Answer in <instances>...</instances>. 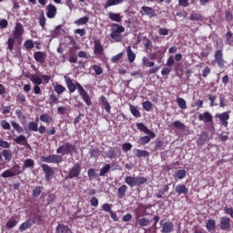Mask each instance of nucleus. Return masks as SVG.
Here are the masks:
<instances>
[{"mask_svg": "<svg viewBox=\"0 0 233 233\" xmlns=\"http://www.w3.org/2000/svg\"><path fill=\"white\" fill-rule=\"evenodd\" d=\"M64 78L70 94H74V92L77 90L79 96L82 97L86 105L90 106L92 105V99H90V95H88L86 90H85V87H83V86L77 82L74 83L70 76H65Z\"/></svg>", "mask_w": 233, "mask_h": 233, "instance_id": "nucleus-1", "label": "nucleus"}, {"mask_svg": "<svg viewBox=\"0 0 233 233\" xmlns=\"http://www.w3.org/2000/svg\"><path fill=\"white\" fill-rule=\"evenodd\" d=\"M125 183L128 185L131 188H134V187H141V185H145L146 183H148V178L145 177H132V176H127L124 179Z\"/></svg>", "mask_w": 233, "mask_h": 233, "instance_id": "nucleus-2", "label": "nucleus"}, {"mask_svg": "<svg viewBox=\"0 0 233 233\" xmlns=\"http://www.w3.org/2000/svg\"><path fill=\"white\" fill-rule=\"evenodd\" d=\"M20 174H23V170H21V166H19V164H15L11 168L4 171L1 174V177L6 179L7 177H15V176H19Z\"/></svg>", "mask_w": 233, "mask_h": 233, "instance_id": "nucleus-3", "label": "nucleus"}, {"mask_svg": "<svg viewBox=\"0 0 233 233\" xmlns=\"http://www.w3.org/2000/svg\"><path fill=\"white\" fill-rule=\"evenodd\" d=\"M76 150V146L70 142L65 143L56 149V154H62L63 156H72Z\"/></svg>", "mask_w": 233, "mask_h": 233, "instance_id": "nucleus-4", "label": "nucleus"}, {"mask_svg": "<svg viewBox=\"0 0 233 233\" xmlns=\"http://www.w3.org/2000/svg\"><path fill=\"white\" fill-rule=\"evenodd\" d=\"M214 62L218 66V68H221V70L225 68V65H227V62L225 61V57L223 56V50L218 49L217 51H215Z\"/></svg>", "mask_w": 233, "mask_h": 233, "instance_id": "nucleus-5", "label": "nucleus"}, {"mask_svg": "<svg viewBox=\"0 0 233 233\" xmlns=\"http://www.w3.org/2000/svg\"><path fill=\"white\" fill-rule=\"evenodd\" d=\"M155 50H157V52L151 53L149 55V59H151V61H157V63H161L163 61V57H165L167 49H159V46H157L155 47Z\"/></svg>", "mask_w": 233, "mask_h": 233, "instance_id": "nucleus-6", "label": "nucleus"}, {"mask_svg": "<svg viewBox=\"0 0 233 233\" xmlns=\"http://www.w3.org/2000/svg\"><path fill=\"white\" fill-rule=\"evenodd\" d=\"M79 176H81V164L76 163L69 169L66 179H74V177H79Z\"/></svg>", "mask_w": 233, "mask_h": 233, "instance_id": "nucleus-7", "label": "nucleus"}, {"mask_svg": "<svg viewBox=\"0 0 233 233\" xmlns=\"http://www.w3.org/2000/svg\"><path fill=\"white\" fill-rule=\"evenodd\" d=\"M106 156L107 159H116L117 157H121V156H123V152L121 151V147L116 146L109 147Z\"/></svg>", "mask_w": 233, "mask_h": 233, "instance_id": "nucleus-8", "label": "nucleus"}, {"mask_svg": "<svg viewBox=\"0 0 233 233\" xmlns=\"http://www.w3.org/2000/svg\"><path fill=\"white\" fill-rule=\"evenodd\" d=\"M41 161L43 163H56V164H59V163H63V157L61 155H49L47 157H41Z\"/></svg>", "mask_w": 233, "mask_h": 233, "instance_id": "nucleus-9", "label": "nucleus"}, {"mask_svg": "<svg viewBox=\"0 0 233 233\" xmlns=\"http://www.w3.org/2000/svg\"><path fill=\"white\" fill-rule=\"evenodd\" d=\"M142 65L144 66H147V68H150L148 71V74H157V72H159V66H155L156 63L150 61V59H148V57L147 56H143ZM152 66H155V67H152Z\"/></svg>", "mask_w": 233, "mask_h": 233, "instance_id": "nucleus-10", "label": "nucleus"}, {"mask_svg": "<svg viewBox=\"0 0 233 233\" xmlns=\"http://www.w3.org/2000/svg\"><path fill=\"white\" fill-rule=\"evenodd\" d=\"M41 168L45 174L46 181H50V179L54 177V174H56V171H54V168L48 166V164H42Z\"/></svg>", "mask_w": 233, "mask_h": 233, "instance_id": "nucleus-11", "label": "nucleus"}, {"mask_svg": "<svg viewBox=\"0 0 233 233\" xmlns=\"http://www.w3.org/2000/svg\"><path fill=\"white\" fill-rule=\"evenodd\" d=\"M46 15L47 19H56V15H57V7L53 4H49L46 6Z\"/></svg>", "mask_w": 233, "mask_h": 233, "instance_id": "nucleus-12", "label": "nucleus"}, {"mask_svg": "<svg viewBox=\"0 0 233 233\" xmlns=\"http://www.w3.org/2000/svg\"><path fill=\"white\" fill-rule=\"evenodd\" d=\"M94 54L95 56H105V48L99 39L94 40Z\"/></svg>", "mask_w": 233, "mask_h": 233, "instance_id": "nucleus-13", "label": "nucleus"}, {"mask_svg": "<svg viewBox=\"0 0 233 233\" xmlns=\"http://www.w3.org/2000/svg\"><path fill=\"white\" fill-rule=\"evenodd\" d=\"M34 59L36 63H40V65H45L46 63V52L45 51H35L34 53Z\"/></svg>", "mask_w": 233, "mask_h": 233, "instance_id": "nucleus-14", "label": "nucleus"}, {"mask_svg": "<svg viewBox=\"0 0 233 233\" xmlns=\"http://www.w3.org/2000/svg\"><path fill=\"white\" fill-rule=\"evenodd\" d=\"M162 227L161 233H170L174 230V223L171 221L165 222V219L160 220Z\"/></svg>", "mask_w": 233, "mask_h": 233, "instance_id": "nucleus-15", "label": "nucleus"}, {"mask_svg": "<svg viewBox=\"0 0 233 233\" xmlns=\"http://www.w3.org/2000/svg\"><path fill=\"white\" fill-rule=\"evenodd\" d=\"M137 128L140 132H144V134H147V136H150V137H152V139H154V137H156V133H154V131L148 129V127L147 126H145V124H143L142 122L137 123Z\"/></svg>", "mask_w": 233, "mask_h": 233, "instance_id": "nucleus-16", "label": "nucleus"}, {"mask_svg": "<svg viewBox=\"0 0 233 233\" xmlns=\"http://www.w3.org/2000/svg\"><path fill=\"white\" fill-rule=\"evenodd\" d=\"M23 34H25V27L23 26V24L16 23L15 30L13 31L14 39H19Z\"/></svg>", "mask_w": 233, "mask_h": 233, "instance_id": "nucleus-17", "label": "nucleus"}, {"mask_svg": "<svg viewBox=\"0 0 233 233\" xmlns=\"http://www.w3.org/2000/svg\"><path fill=\"white\" fill-rule=\"evenodd\" d=\"M0 161L10 163L12 161V151L10 149H4L0 152Z\"/></svg>", "mask_w": 233, "mask_h": 233, "instance_id": "nucleus-18", "label": "nucleus"}, {"mask_svg": "<svg viewBox=\"0 0 233 233\" xmlns=\"http://www.w3.org/2000/svg\"><path fill=\"white\" fill-rule=\"evenodd\" d=\"M198 121H203V123H212L214 121V116L208 111L204 112L203 114L198 115Z\"/></svg>", "mask_w": 233, "mask_h": 233, "instance_id": "nucleus-19", "label": "nucleus"}, {"mask_svg": "<svg viewBox=\"0 0 233 233\" xmlns=\"http://www.w3.org/2000/svg\"><path fill=\"white\" fill-rule=\"evenodd\" d=\"M229 113H230V111L223 112L221 114L217 115V117H218V119H220L222 126L225 127H228V120L230 119Z\"/></svg>", "mask_w": 233, "mask_h": 233, "instance_id": "nucleus-20", "label": "nucleus"}, {"mask_svg": "<svg viewBox=\"0 0 233 233\" xmlns=\"http://www.w3.org/2000/svg\"><path fill=\"white\" fill-rule=\"evenodd\" d=\"M230 218L221 217L220 218V230H230Z\"/></svg>", "mask_w": 233, "mask_h": 233, "instance_id": "nucleus-21", "label": "nucleus"}, {"mask_svg": "<svg viewBox=\"0 0 233 233\" xmlns=\"http://www.w3.org/2000/svg\"><path fill=\"white\" fill-rule=\"evenodd\" d=\"M99 102L107 114H110V112H112V106H110V103H108V99H106V96H100Z\"/></svg>", "mask_w": 233, "mask_h": 233, "instance_id": "nucleus-22", "label": "nucleus"}, {"mask_svg": "<svg viewBox=\"0 0 233 233\" xmlns=\"http://www.w3.org/2000/svg\"><path fill=\"white\" fill-rule=\"evenodd\" d=\"M20 218L17 216L12 217L8 219V221L5 224V228L7 230H11V228H14V227H17V224L19 223Z\"/></svg>", "mask_w": 233, "mask_h": 233, "instance_id": "nucleus-23", "label": "nucleus"}, {"mask_svg": "<svg viewBox=\"0 0 233 233\" xmlns=\"http://www.w3.org/2000/svg\"><path fill=\"white\" fill-rule=\"evenodd\" d=\"M175 193L177 194V196H187V194H188V188L185 184H178L175 187Z\"/></svg>", "mask_w": 233, "mask_h": 233, "instance_id": "nucleus-24", "label": "nucleus"}, {"mask_svg": "<svg viewBox=\"0 0 233 233\" xmlns=\"http://www.w3.org/2000/svg\"><path fill=\"white\" fill-rule=\"evenodd\" d=\"M207 141H208V134H207V132H202L197 139V147L201 148Z\"/></svg>", "mask_w": 233, "mask_h": 233, "instance_id": "nucleus-25", "label": "nucleus"}, {"mask_svg": "<svg viewBox=\"0 0 233 233\" xmlns=\"http://www.w3.org/2000/svg\"><path fill=\"white\" fill-rule=\"evenodd\" d=\"M33 225H35V221L32 219H28L25 222H23L19 226V231L20 232H25V230H28V228H31Z\"/></svg>", "mask_w": 233, "mask_h": 233, "instance_id": "nucleus-26", "label": "nucleus"}, {"mask_svg": "<svg viewBox=\"0 0 233 233\" xmlns=\"http://www.w3.org/2000/svg\"><path fill=\"white\" fill-rule=\"evenodd\" d=\"M125 3V0H106L104 5V8H110V6H117V5H121Z\"/></svg>", "mask_w": 233, "mask_h": 233, "instance_id": "nucleus-27", "label": "nucleus"}, {"mask_svg": "<svg viewBox=\"0 0 233 233\" xmlns=\"http://www.w3.org/2000/svg\"><path fill=\"white\" fill-rule=\"evenodd\" d=\"M38 23L42 30H46V17L45 16V11H41V14L38 17Z\"/></svg>", "mask_w": 233, "mask_h": 233, "instance_id": "nucleus-28", "label": "nucleus"}, {"mask_svg": "<svg viewBox=\"0 0 233 233\" xmlns=\"http://www.w3.org/2000/svg\"><path fill=\"white\" fill-rule=\"evenodd\" d=\"M56 233H72V230L70 229V228H68V226H65L64 224H58L56 226Z\"/></svg>", "mask_w": 233, "mask_h": 233, "instance_id": "nucleus-29", "label": "nucleus"}, {"mask_svg": "<svg viewBox=\"0 0 233 233\" xmlns=\"http://www.w3.org/2000/svg\"><path fill=\"white\" fill-rule=\"evenodd\" d=\"M127 190H128V186L127 185H122L120 187L117 189V197L120 199H123L125 196H127Z\"/></svg>", "mask_w": 233, "mask_h": 233, "instance_id": "nucleus-30", "label": "nucleus"}, {"mask_svg": "<svg viewBox=\"0 0 233 233\" xmlns=\"http://www.w3.org/2000/svg\"><path fill=\"white\" fill-rule=\"evenodd\" d=\"M142 12H144V14L148 17L156 16V11L150 6H142Z\"/></svg>", "mask_w": 233, "mask_h": 233, "instance_id": "nucleus-31", "label": "nucleus"}, {"mask_svg": "<svg viewBox=\"0 0 233 233\" xmlns=\"http://www.w3.org/2000/svg\"><path fill=\"white\" fill-rule=\"evenodd\" d=\"M126 50L129 63H134L136 61V54L132 51V46H128Z\"/></svg>", "mask_w": 233, "mask_h": 233, "instance_id": "nucleus-32", "label": "nucleus"}, {"mask_svg": "<svg viewBox=\"0 0 233 233\" xmlns=\"http://www.w3.org/2000/svg\"><path fill=\"white\" fill-rule=\"evenodd\" d=\"M38 124L35 121H30L27 124V127L25 128V132L28 130V132H37Z\"/></svg>", "mask_w": 233, "mask_h": 233, "instance_id": "nucleus-33", "label": "nucleus"}, {"mask_svg": "<svg viewBox=\"0 0 233 233\" xmlns=\"http://www.w3.org/2000/svg\"><path fill=\"white\" fill-rule=\"evenodd\" d=\"M190 21H205V17L201 15V14L197 12H192L191 15L189 16Z\"/></svg>", "mask_w": 233, "mask_h": 233, "instance_id": "nucleus-34", "label": "nucleus"}, {"mask_svg": "<svg viewBox=\"0 0 233 233\" xmlns=\"http://www.w3.org/2000/svg\"><path fill=\"white\" fill-rule=\"evenodd\" d=\"M45 190V187L43 186H36L32 191V197L33 198H39L41 196V193Z\"/></svg>", "mask_w": 233, "mask_h": 233, "instance_id": "nucleus-35", "label": "nucleus"}, {"mask_svg": "<svg viewBox=\"0 0 233 233\" xmlns=\"http://www.w3.org/2000/svg\"><path fill=\"white\" fill-rule=\"evenodd\" d=\"M40 121H42V123H46L47 125H50V123L54 122V118L48 114H42L40 116Z\"/></svg>", "mask_w": 233, "mask_h": 233, "instance_id": "nucleus-36", "label": "nucleus"}, {"mask_svg": "<svg viewBox=\"0 0 233 233\" xmlns=\"http://www.w3.org/2000/svg\"><path fill=\"white\" fill-rule=\"evenodd\" d=\"M15 143H16V145H26V143H28V140L26 139V137H25V135H20L17 137H15L14 139Z\"/></svg>", "mask_w": 233, "mask_h": 233, "instance_id": "nucleus-37", "label": "nucleus"}, {"mask_svg": "<svg viewBox=\"0 0 233 233\" xmlns=\"http://www.w3.org/2000/svg\"><path fill=\"white\" fill-rule=\"evenodd\" d=\"M54 90L58 96H61V94H65V92H66V87L61 84H56L54 86Z\"/></svg>", "mask_w": 233, "mask_h": 233, "instance_id": "nucleus-38", "label": "nucleus"}, {"mask_svg": "<svg viewBox=\"0 0 233 233\" xmlns=\"http://www.w3.org/2000/svg\"><path fill=\"white\" fill-rule=\"evenodd\" d=\"M129 110H130L132 116H134V117H141V112H139L138 108L136 107V106L130 104Z\"/></svg>", "mask_w": 233, "mask_h": 233, "instance_id": "nucleus-39", "label": "nucleus"}, {"mask_svg": "<svg viewBox=\"0 0 233 233\" xmlns=\"http://www.w3.org/2000/svg\"><path fill=\"white\" fill-rule=\"evenodd\" d=\"M168 190H170V187L168 185L163 186L162 189L159 190L158 193H157V198L158 199H163V195L167 194V192H168Z\"/></svg>", "mask_w": 233, "mask_h": 233, "instance_id": "nucleus-40", "label": "nucleus"}, {"mask_svg": "<svg viewBox=\"0 0 233 233\" xmlns=\"http://www.w3.org/2000/svg\"><path fill=\"white\" fill-rule=\"evenodd\" d=\"M175 179H185L187 177V170L179 169L175 173Z\"/></svg>", "mask_w": 233, "mask_h": 233, "instance_id": "nucleus-41", "label": "nucleus"}, {"mask_svg": "<svg viewBox=\"0 0 233 233\" xmlns=\"http://www.w3.org/2000/svg\"><path fill=\"white\" fill-rule=\"evenodd\" d=\"M171 128H177V130H185V124L179 120L173 122L170 125Z\"/></svg>", "mask_w": 233, "mask_h": 233, "instance_id": "nucleus-42", "label": "nucleus"}, {"mask_svg": "<svg viewBox=\"0 0 233 233\" xmlns=\"http://www.w3.org/2000/svg\"><path fill=\"white\" fill-rule=\"evenodd\" d=\"M11 126L13 127L14 130H15V132H17L18 134H23V132H25L23 127H21V125H19V123L15 121H11Z\"/></svg>", "mask_w": 233, "mask_h": 233, "instance_id": "nucleus-43", "label": "nucleus"}, {"mask_svg": "<svg viewBox=\"0 0 233 233\" xmlns=\"http://www.w3.org/2000/svg\"><path fill=\"white\" fill-rule=\"evenodd\" d=\"M135 155L137 157H148V156H150V153L147 150L137 149L135 151Z\"/></svg>", "mask_w": 233, "mask_h": 233, "instance_id": "nucleus-44", "label": "nucleus"}, {"mask_svg": "<svg viewBox=\"0 0 233 233\" xmlns=\"http://www.w3.org/2000/svg\"><path fill=\"white\" fill-rule=\"evenodd\" d=\"M111 39H114L116 43H120L123 40V36H121V33H116V31H112L110 34Z\"/></svg>", "mask_w": 233, "mask_h": 233, "instance_id": "nucleus-45", "label": "nucleus"}, {"mask_svg": "<svg viewBox=\"0 0 233 233\" xmlns=\"http://www.w3.org/2000/svg\"><path fill=\"white\" fill-rule=\"evenodd\" d=\"M112 32H116L117 34H123L125 32V27L123 25H119L117 24H112Z\"/></svg>", "mask_w": 233, "mask_h": 233, "instance_id": "nucleus-46", "label": "nucleus"}, {"mask_svg": "<svg viewBox=\"0 0 233 233\" xmlns=\"http://www.w3.org/2000/svg\"><path fill=\"white\" fill-rule=\"evenodd\" d=\"M59 103V97H57V96H56V94L52 93L49 96V105L51 106H54V105H57Z\"/></svg>", "mask_w": 233, "mask_h": 233, "instance_id": "nucleus-47", "label": "nucleus"}, {"mask_svg": "<svg viewBox=\"0 0 233 233\" xmlns=\"http://www.w3.org/2000/svg\"><path fill=\"white\" fill-rule=\"evenodd\" d=\"M108 17L109 19H111V21H116V23H121V15L117 13H109Z\"/></svg>", "mask_w": 233, "mask_h": 233, "instance_id": "nucleus-48", "label": "nucleus"}, {"mask_svg": "<svg viewBox=\"0 0 233 233\" xmlns=\"http://www.w3.org/2000/svg\"><path fill=\"white\" fill-rule=\"evenodd\" d=\"M110 168H111L110 164H106V165L100 169L99 176H100L101 177H103L104 176H106V174H108V172H110Z\"/></svg>", "mask_w": 233, "mask_h": 233, "instance_id": "nucleus-49", "label": "nucleus"}, {"mask_svg": "<svg viewBox=\"0 0 233 233\" xmlns=\"http://www.w3.org/2000/svg\"><path fill=\"white\" fill-rule=\"evenodd\" d=\"M142 106L146 112H150L153 110L154 106L152 105V102L146 100L145 102L142 103Z\"/></svg>", "mask_w": 233, "mask_h": 233, "instance_id": "nucleus-50", "label": "nucleus"}, {"mask_svg": "<svg viewBox=\"0 0 233 233\" xmlns=\"http://www.w3.org/2000/svg\"><path fill=\"white\" fill-rule=\"evenodd\" d=\"M90 21V18L88 16H83L77 20L75 21V25H77V26H81V25H86Z\"/></svg>", "mask_w": 233, "mask_h": 233, "instance_id": "nucleus-51", "label": "nucleus"}, {"mask_svg": "<svg viewBox=\"0 0 233 233\" xmlns=\"http://www.w3.org/2000/svg\"><path fill=\"white\" fill-rule=\"evenodd\" d=\"M206 228L208 230V232L214 230V228H216V220L208 219L206 225Z\"/></svg>", "mask_w": 233, "mask_h": 233, "instance_id": "nucleus-52", "label": "nucleus"}, {"mask_svg": "<svg viewBox=\"0 0 233 233\" xmlns=\"http://www.w3.org/2000/svg\"><path fill=\"white\" fill-rule=\"evenodd\" d=\"M137 225H139V227H148V225H150V219L142 218L137 220Z\"/></svg>", "mask_w": 233, "mask_h": 233, "instance_id": "nucleus-53", "label": "nucleus"}, {"mask_svg": "<svg viewBox=\"0 0 233 233\" xmlns=\"http://www.w3.org/2000/svg\"><path fill=\"white\" fill-rule=\"evenodd\" d=\"M34 165H35V163L34 162V159L26 158L24 162L23 168H31V167H34Z\"/></svg>", "mask_w": 233, "mask_h": 233, "instance_id": "nucleus-54", "label": "nucleus"}, {"mask_svg": "<svg viewBox=\"0 0 233 233\" xmlns=\"http://www.w3.org/2000/svg\"><path fill=\"white\" fill-rule=\"evenodd\" d=\"M30 81H32V83L37 86L43 84V79L37 76H31Z\"/></svg>", "mask_w": 233, "mask_h": 233, "instance_id": "nucleus-55", "label": "nucleus"}, {"mask_svg": "<svg viewBox=\"0 0 233 233\" xmlns=\"http://www.w3.org/2000/svg\"><path fill=\"white\" fill-rule=\"evenodd\" d=\"M92 70H94L96 76H101L103 74V67L98 65H93L91 66Z\"/></svg>", "mask_w": 233, "mask_h": 233, "instance_id": "nucleus-56", "label": "nucleus"}, {"mask_svg": "<svg viewBox=\"0 0 233 233\" xmlns=\"http://www.w3.org/2000/svg\"><path fill=\"white\" fill-rule=\"evenodd\" d=\"M177 103L178 105V107L181 108V110L187 109V101L181 97L177 98Z\"/></svg>", "mask_w": 233, "mask_h": 233, "instance_id": "nucleus-57", "label": "nucleus"}, {"mask_svg": "<svg viewBox=\"0 0 233 233\" xmlns=\"http://www.w3.org/2000/svg\"><path fill=\"white\" fill-rule=\"evenodd\" d=\"M15 39L14 38V36L9 37L8 41H7V48L8 50H10V52H12V50H14V45H15Z\"/></svg>", "mask_w": 233, "mask_h": 233, "instance_id": "nucleus-58", "label": "nucleus"}, {"mask_svg": "<svg viewBox=\"0 0 233 233\" xmlns=\"http://www.w3.org/2000/svg\"><path fill=\"white\" fill-rule=\"evenodd\" d=\"M16 101L20 103V105H24V103H26V96L20 93L16 96Z\"/></svg>", "mask_w": 233, "mask_h": 233, "instance_id": "nucleus-59", "label": "nucleus"}, {"mask_svg": "<svg viewBox=\"0 0 233 233\" xmlns=\"http://www.w3.org/2000/svg\"><path fill=\"white\" fill-rule=\"evenodd\" d=\"M151 138L152 137L150 136L141 137L138 140V143H140L141 145H147V143H150Z\"/></svg>", "mask_w": 233, "mask_h": 233, "instance_id": "nucleus-60", "label": "nucleus"}, {"mask_svg": "<svg viewBox=\"0 0 233 233\" xmlns=\"http://www.w3.org/2000/svg\"><path fill=\"white\" fill-rule=\"evenodd\" d=\"M55 201H56V195H54L53 193L47 194V198H46L47 205H52V203H54Z\"/></svg>", "mask_w": 233, "mask_h": 233, "instance_id": "nucleus-61", "label": "nucleus"}, {"mask_svg": "<svg viewBox=\"0 0 233 233\" xmlns=\"http://www.w3.org/2000/svg\"><path fill=\"white\" fill-rule=\"evenodd\" d=\"M89 155L91 157H99V148H92L89 150Z\"/></svg>", "mask_w": 233, "mask_h": 233, "instance_id": "nucleus-62", "label": "nucleus"}, {"mask_svg": "<svg viewBox=\"0 0 233 233\" xmlns=\"http://www.w3.org/2000/svg\"><path fill=\"white\" fill-rule=\"evenodd\" d=\"M24 46H25V48H26V50H32V48H34V41L26 40L24 43Z\"/></svg>", "mask_w": 233, "mask_h": 233, "instance_id": "nucleus-63", "label": "nucleus"}, {"mask_svg": "<svg viewBox=\"0 0 233 233\" xmlns=\"http://www.w3.org/2000/svg\"><path fill=\"white\" fill-rule=\"evenodd\" d=\"M0 125L4 130H10L11 128L10 123L6 120H1Z\"/></svg>", "mask_w": 233, "mask_h": 233, "instance_id": "nucleus-64", "label": "nucleus"}]
</instances>
